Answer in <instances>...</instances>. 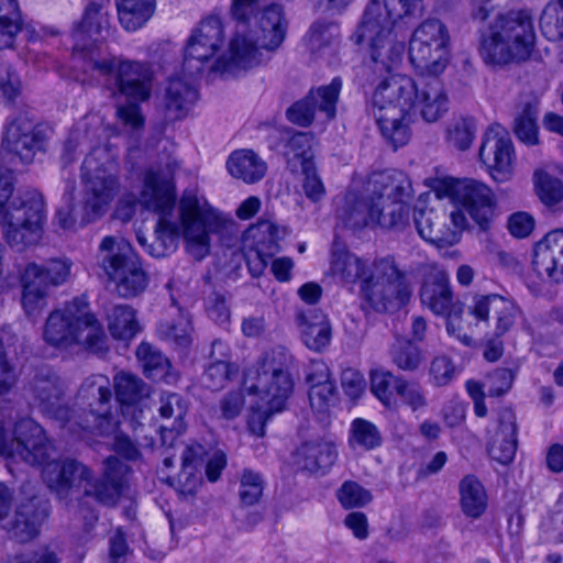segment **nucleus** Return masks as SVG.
<instances>
[{"label":"nucleus","mask_w":563,"mask_h":563,"mask_svg":"<svg viewBox=\"0 0 563 563\" xmlns=\"http://www.w3.org/2000/svg\"><path fill=\"white\" fill-rule=\"evenodd\" d=\"M312 141L313 136L311 133L294 132L286 143V155H292L294 158H298L301 167H303V163L312 162Z\"/></svg>","instance_id":"62"},{"label":"nucleus","mask_w":563,"mask_h":563,"mask_svg":"<svg viewBox=\"0 0 563 563\" xmlns=\"http://www.w3.org/2000/svg\"><path fill=\"white\" fill-rule=\"evenodd\" d=\"M109 0H91L85 9L82 20L75 26L73 36L79 37L82 34L102 35L106 31L109 33L110 22L106 7Z\"/></svg>","instance_id":"42"},{"label":"nucleus","mask_w":563,"mask_h":563,"mask_svg":"<svg viewBox=\"0 0 563 563\" xmlns=\"http://www.w3.org/2000/svg\"><path fill=\"white\" fill-rule=\"evenodd\" d=\"M22 497L18 500L14 517L8 522V531L12 539L20 543L30 542L41 531L49 516V501L27 490L23 486Z\"/></svg>","instance_id":"22"},{"label":"nucleus","mask_w":563,"mask_h":563,"mask_svg":"<svg viewBox=\"0 0 563 563\" xmlns=\"http://www.w3.org/2000/svg\"><path fill=\"white\" fill-rule=\"evenodd\" d=\"M103 474L96 483L86 487L85 495L92 496L100 504L112 507L119 501L126 485L130 466L111 455L104 460Z\"/></svg>","instance_id":"27"},{"label":"nucleus","mask_w":563,"mask_h":563,"mask_svg":"<svg viewBox=\"0 0 563 563\" xmlns=\"http://www.w3.org/2000/svg\"><path fill=\"white\" fill-rule=\"evenodd\" d=\"M389 357L398 369L410 373L418 371L423 361L421 349L406 338L395 340L389 347Z\"/></svg>","instance_id":"45"},{"label":"nucleus","mask_w":563,"mask_h":563,"mask_svg":"<svg viewBox=\"0 0 563 563\" xmlns=\"http://www.w3.org/2000/svg\"><path fill=\"white\" fill-rule=\"evenodd\" d=\"M341 88V78L334 77L329 85L312 89L306 98L296 101L287 109L288 121L299 126H309L317 111L324 113L329 120L333 119Z\"/></svg>","instance_id":"24"},{"label":"nucleus","mask_w":563,"mask_h":563,"mask_svg":"<svg viewBox=\"0 0 563 563\" xmlns=\"http://www.w3.org/2000/svg\"><path fill=\"white\" fill-rule=\"evenodd\" d=\"M397 395L401 402L408 406L411 411L416 412L428 406V400L422 386L415 380L406 378L398 379Z\"/></svg>","instance_id":"57"},{"label":"nucleus","mask_w":563,"mask_h":563,"mask_svg":"<svg viewBox=\"0 0 563 563\" xmlns=\"http://www.w3.org/2000/svg\"><path fill=\"white\" fill-rule=\"evenodd\" d=\"M478 155L494 180L503 183L510 178L514 145L508 133L500 125H492L486 131Z\"/></svg>","instance_id":"25"},{"label":"nucleus","mask_w":563,"mask_h":563,"mask_svg":"<svg viewBox=\"0 0 563 563\" xmlns=\"http://www.w3.org/2000/svg\"><path fill=\"white\" fill-rule=\"evenodd\" d=\"M224 33L221 20L209 16L192 30L184 49L183 71L186 76L200 75L208 63L223 46Z\"/></svg>","instance_id":"18"},{"label":"nucleus","mask_w":563,"mask_h":563,"mask_svg":"<svg viewBox=\"0 0 563 563\" xmlns=\"http://www.w3.org/2000/svg\"><path fill=\"white\" fill-rule=\"evenodd\" d=\"M336 446L333 441L318 437L301 443L295 453V462L299 468L309 473H325L335 463Z\"/></svg>","instance_id":"29"},{"label":"nucleus","mask_w":563,"mask_h":563,"mask_svg":"<svg viewBox=\"0 0 563 563\" xmlns=\"http://www.w3.org/2000/svg\"><path fill=\"white\" fill-rule=\"evenodd\" d=\"M23 26L16 0H0V48H11Z\"/></svg>","instance_id":"44"},{"label":"nucleus","mask_w":563,"mask_h":563,"mask_svg":"<svg viewBox=\"0 0 563 563\" xmlns=\"http://www.w3.org/2000/svg\"><path fill=\"white\" fill-rule=\"evenodd\" d=\"M139 201L145 209L161 214L154 229V240L146 252L153 257H164L176 250L179 236V225L166 218L176 202L175 185L169 174L150 168L145 173Z\"/></svg>","instance_id":"10"},{"label":"nucleus","mask_w":563,"mask_h":563,"mask_svg":"<svg viewBox=\"0 0 563 563\" xmlns=\"http://www.w3.org/2000/svg\"><path fill=\"white\" fill-rule=\"evenodd\" d=\"M404 378L389 371L374 369L371 372V391L385 407H394L397 402L395 394L397 395L398 379Z\"/></svg>","instance_id":"50"},{"label":"nucleus","mask_w":563,"mask_h":563,"mask_svg":"<svg viewBox=\"0 0 563 563\" xmlns=\"http://www.w3.org/2000/svg\"><path fill=\"white\" fill-rule=\"evenodd\" d=\"M236 368L231 363L210 362L202 375L203 385L211 390H219L232 379Z\"/></svg>","instance_id":"59"},{"label":"nucleus","mask_w":563,"mask_h":563,"mask_svg":"<svg viewBox=\"0 0 563 563\" xmlns=\"http://www.w3.org/2000/svg\"><path fill=\"white\" fill-rule=\"evenodd\" d=\"M53 446L43 428L31 418H22L14 424L13 438L0 427V454L11 459H20L33 466H44L43 478L49 489L63 498L68 492L91 481L90 470L82 463L66 459L49 461Z\"/></svg>","instance_id":"3"},{"label":"nucleus","mask_w":563,"mask_h":563,"mask_svg":"<svg viewBox=\"0 0 563 563\" xmlns=\"http://www.w3.org/2000/svg\"><path fill=\"white\" fill-rule=\"evenodd\" d=\"M88 302L84 297L74 298L62 310L48 316L44 328V340L53 346H67L80 341V324L84 310Z\"/></svg>","instance_id":"26"},{"label":"nucleus","mask_w":563,"mask_h":563,"mask_svg":"<svg viewBox=\"0 0 563 563\" xmlns=\"http://www.w3.org/2000/svg\"><path fill=\"white\" fill-rule=\"evenodd\" d=\"M187 399L177 393H164L159 397L158 413L163 419L173 420L170 431L180 434L185 430L184 418L188 412Z\"/></svg>","instance_id":"46"},{"label":"nucleus","mask_w":563,"mask_h":563,"mask_svg":"<svg viewBox=\"0 0 563 563\" xmlns=\"http://www.w3.org/2000/svg\"><path fill=\"white\" fill-rule=\"evenodd\" d=\"M439 75H420L418 80L407 75L383 77L372 95L371 112L383 136L398 148L410 139L409 123L419 114L432 123L449 110V99Z\"/></svg>","instance_id":"1"},{"label":"nucleus","mask_w":563,"mask_h":563,"mask_svg":"<svg viewBox=\"0 0 563 563\" xmlns=\"http://www.w3.org/2000/svg\"><path fill=\"white\" fill-rule=\"evenodd\" d=\"M533 184L537 196L545 206L554 207L563 200V183L548 172L536 170Z\"/></svg>","instance_id":"52"},{"label":"nucleus","mask_w":563,"mask_h":563,"mask_svg":"<svg viewBox=\"0 0 563 563\" xmlns=\"http://www.w3.org/2000/svg\"><path fill=\"white\" fill-rule=\"evenodd\" d=\"M291 366V354L283 346L275 347L245 371L244 388L257 395L271 412H279L294 390Z\"/></svg>","instance_id":"9"},{"label":"nucleus","mask_w":563,"mask_h":563,"mask_svg":"<svg viewBox=\"0 0 563 563\" xmlns=\"http://www.w3.org/2000/svg\"><path fill=\"white\" fill-rule=\"evenodd\" d=\"M98 263L115 284V291L122 298L136 297L148 285V275L140 256L124 239L103 238L99 245Z\"/></svg>","instance_id":"12"},{"label":"nucleus","mask_w":563,"mask_h":563,"mask_svg":"<svg viewBox=\"0 0 563 563\" xmlns=\"http://www.w3.org/2000/svg\"><path fill=\"white\" fill-rule=\"evenodd\" d=\"M104 156L102 150L91 151L81 165V180L84 184V216L81 223H88L99 218L109 202L113 199L118 188V180L111 172L109 164L101 163Z\"/></svg>","instance_id":"17"},{"label":"nucleus","mask_w":563,"mask_h":563,"mask_svg":"<svg viewBox=\"0 0 563 563\" xmlns=\"http://www.w3.org/2000/svg\"><path fill=\"white\" fill-rule=\"evenodd\" d=\"M372 197L365 190L364 196L347 192L336 208L338 221L351 230H360L373 223Z\"/></svg>","instance_id":"33"},{"label":"nucleus","mask_w":563,"mask_h":563,"mask_svg":"<svg viewBox=\"0 0 563 563\" xmlns=\"http://www.w3.org/2000/svg\"><path fill=\"white\" fill-rule=\"evenodd\" d=\"M37 272L35 266H25L21 274L22 306L30 317H34L46 305L47 288L35 280Z\"/></svg>","instance_id":"43"},{"label":"nucleus","mask_w":563,"mask_h":563,"mask_svg":"<svg viewBox=\"0 0 563 563\" xmlns=\"http://www.w3.org/2000/svg\"><path fill=\"white\" fill-rule=\"evenodd\" d=\"M413 223L419 235L433 244L448 242V229L444 223L446 214L434 209H415Z\"/></svg>","instance_id":"37"},{"label":"nucleus","mask_w":563,"mask_h":563,"mask_svg":"<svg viewBox=\"0 0 563 563\" xmlns=\"http://www.w3.org/2000/svg\"><path fill=\"white\" fill-rule=\"evenodd\" d=\"M108 330L115 340L129 341L140 331L136 311L129 305H114L107 311Z\"/></svg>","instance_id":"40"},{"label":"nucleus","mask_w":563,"mask_h":563,"mask_svg":"<svg viewBox=\"0 0 563 563\" xmlns=\"http://www.w3.org/2000/svg\"><path fill=\"white\" fill-rule=\"evenodd\" d=\"M331 274L344 284L360 282L363 310L393 313L405 307L412 295V286L405 271L393 256L376 258L371 265L345 250H334Z\"/></svg>","instance_id":"2"},{"label":"nucleus","mask_w":563,"mask_h":563,"mask_svg":"<svg viewBox=\"0 0 563 563\" xmlns=\"http://www.w3.org/2000/svg\"><path fill=\"white\" fill-rule=\"evenodd\" d=\"M26 266L37 268V283L48 289L49 286L63 285L70 275L71 262L66 257L49 258L44 264L29 263Z\"/></svg>","instance_id":"48"},{"label":"nucleus","mask_w":563,"mask_h":563,"mask_svg":"<svg viewBox=\"0 0 563 563\" xmlns=\"http://www.w3.org/2000/svg\"><path fill=\"white\" fill-rule=\"evenodd\" d=\"M179 220L188 252L198 261L210 251V234L223 227L220 214L195 189H186L179 200Z\"/></svg>","instance_id":"14"},{"label":"nucleus","mask_w":563,"mask_h":563,"mask_svg":"<svg viewBox=\"0 0 563 563\" xmlns=\"http://www.w3.org/2000/svg\"><path fill=\"white\" fill-rule=\"evenodd\" d=\"M46 135L35 119L26 112L14 117L5 129L1 143V161L8 156L19 158L22 163L33 162L36 153L44 151Z\"/></svg>","instance_id":"20"},{"label":"nucleus","mask_w":563,"mask_h":563,"mask_svg":"<svg viewBox=\"0 0 563 563\" xmlns=\"http://www.w3.org/2000/svg\"><path fill=\"white\" fill-rule=\"evenodd\" d=\"M476 327L487 329L486 335L500 338L509 332L521 310L517 303L498 294L475 295L467 307Z\"/></svg>","instance_id":"19"},{"label":"nucleus","mask_w":563,"mask_h":563,"mask_svg":"<svg viewBox=\"0 0 563 563\" xmlns=\"http://www.w3.org/2000/svg\"><path fill=\"white\" fill-rule=\"evenodd\" d=\"M27 390L40 410L65 429L69 422L70 407L62 402L65 391L59 376L47 366L40 367L29 383Z\"/></svg>","instance_id":"21"},{"label":"nucleus","mask_w":563,"mask_h":563,"mask_svg":"<svg viewBox=\"0 0 563 563\" xmlns=\"http://www.w3.org/2000/svg\"><path fill=\"white\" fill-rule=\"evenodd\" d=\"M336 497L346 509L363 507L372 500L371 492L352 481H346L341 485Z\"/></svg>","instance_id":"58"},{"label":"nucleus","mask_w":563,"mask_h":563,"mask_svg":"<svg viewBox=\"0 0 563 563\" xmlns=\"http://www.w3.org/2000/svg\"><path fill=\"white\" fill-rule=\"evenodd\" d=\"M80 324V341L84 342L88 350L93 353H104L108 347L106 344L107 336L102 325L99 323L95 314L89 313L88 309L84 310Z\"/></svg>","instance_id":"51"},{"label":"nucleus","mask_w":563,"mask_h":563,"mask_svg":"<svg viewBox=\"0 0 563 563\" xmlns=\"http://www.w3.org/2000/svg\"><path fill=\"white\" fill-rule=\"evenodd\" d=\"M383 437L378 428L368 420L356 418L350 428L349 444L352 449L361 448L371 451L379 448Z\"/></svg>","instance_id":"49"},{"label":"nucleus","mask_w":563,"mask_h":563,"mask_svg":"<svg viewBox=\"0 0 563 563\" xmlns=\"http://www.w3.org/2000/svg\"><path fill=\"white\" fill-rule=\"evenodd\" d=\"M452 195L482 231L489 229L497 202L487 185L475 179L457 180L452 188Z\"/></svg>","instance_id":"23"},{"label":"nucleus","mask_w":563,"mask_h":563,"mask_svg":"<svg viewBox=\"0 0 563 563\" xmlns=\"http://www.w3.org/2000/svg\"><path fill=\"white\" fill-rule=\"evenodd\" d=\"M114 389L118 401L132 405L148 395V387L139 376L120 372L114 376Z\"/></svg>","instance_id":"47"},{"label":"nucleus","mask_w":563,"mask_h":563,"mask_svg":"<svg viewBox=\"0 0 563 563\" xmlns=\"http://www.w3.org/2000/svg\"><path fill=\"white\" fill-rule=\"evenodd\" d=\"M383 4L393 19H396L402 27L418 20L423 13V0H384Z\"/></svg>","instance_id":"53"},{"label":"nucleus","mask_w":563,"mask_h":563,"mask_svg":"<svg viewBox=\"0 0 563 563\" xmlns=\"http://www.w3.org/2000/svg\"><path fill=\"white\" fill-rule=\"evenodd\" d=\"M229 173L247 184L261 180L266 173V163L251 150L233 152L227 162Z\"/></svg>","instance_id":"35"},{"label":"nucleus","mask_w":563,"mask_h":563,"mask_svg":"<svg viewBox=\"0 0 563 563\" xmlns=\"http://www.w3.org/2000/svg\"><path fill=\"white\" fill-rule=\"evenodd\" d=\"M85 70L98 71L102 77L112 80L109 87L117 100L124 99L125 104L117 107V117L126 126L140 129L144 124L140 103L151 97L153 71L145 63L104 58L89 59Z\"/></svg>","instance_id":"5"},{"label":"nucleus","mask_w":563,"mask_h":563,"mask_svg":"<svg viewBox=\"0 0 563 563\" xmlns=\"http://www.w3.org/2000/svg\"><path fill=\"white\" fill-rule=\"evenodd\" d=\"M406 27L393 19L378 0H371L366 5L356 30L351 35L354 44L368 42L371 65L365 70L379 73V78L400 63L406 48Z\"/></svg>","instance_id":"6"},{"label":"nucleus","mask_w":563,"mask_h":563,"mask_svg":"<svg viewBox=\"0 0 563 563\" xmlns=\"http://www.w3.org/2000/svg\"><path fill=\"white\" fill-rule=\"evenodd\" d=\"M191 330L190 320L185 316H179L177 320L159 322L156 332L162 340L178 346H187L190 343Z\"/></svg>","instance_id":"54"},{"label":"nucleus","mask_w":563,"mask_h":563,"mask_svg":"<svg viewBox=\"0 0 563 563\" xmlns=\"http://www.w3.org/2000/svg\"><path fill=\"white\" fill-rule=\"evenodd\" d=\"M303 179L302 190L305 196L312 202H319L325 197V187L317 173L312 162L303 163L301 167Z\"/></svg>","instance_id":"61"},{"label":"nucleus","mask_w":563,"mask_h":563,"mask_svg":"<svg viewBox=\"0 0 563 563\" xmlns=\"http://www.w3.org/2000/svg\"><path fill=\"white\" fill-rule=\"evenodd\" d=\"M7 216L4 239L12 249L21 252L41 240L45 203L37 190L27 188L14 190L12 186Z\"/></svg>","instance_id":"13"},{"label":"nucleus","mask_w":563,"mask_h":563,"mask_svg":"<svg viewBox=\"0 0 563 563\" xmlns=\"http://www.w3.org/2000/svg\"><path fill=\"white\" fill-rule=\"evenodd\" d=\"M476 134V123L472 118H460L455 120L446 131L449 144L460 151L470 148Z\"/></svg>","instance_id":"55"},{"label":"nucleus","mask_w":563,"mask_h":563,"mask_svg":"<svg viewBox=\"0 0 563 563\" xmlns=\"http://www.w3.org/2000/svg\"><path fill=\"white\" fill-rule=\"evenodd\" d=\"M450 34L438 19L423 21L412 33L409 59L420 75H440L449 63Z\"/></svg>","instance_id":"16"},{"label":"nucleus","mask_w":563,"mask_h":563,"mask_svg":"<svg viewBox=\"0 0 563 563\" xmlns=\"http://www.w3.org/2000/svg\"><path fill=\"white\" fill-rule=\"evenodd\" d=\"M136 357L147 378L165 383L175 380L169 360L156 346L142 342L136 349Z\"/></svg>","instance_id":"36"},{"label":"nucleus","mask_w":563,"mask_h":563,"mask_svg":"<svg viewBox=\"0 0 563 563\" xmlns=\"http://www.w3.org/2000/svg\"><path fill=\"white\" fill-rule=\"evenodd\" d=\"M533 271L559 283L563 278V229L549 232L534 246Z\"/></svg>","instance_id":"28"},{"label":"nucleus","mask_w":563,"mask_h":563,"mask_svg":"<svg viewBox=\"0 0 563 563\" xmlns=\"http://www.w3.org/2000/svg\"><path fill=\"white\" fill-rule=\"evenodd\" d=\"M543 532L555 542H563V495H560L541 523Z\"/></svg>","instance_id":"63"},{"label":"nucleus","mask_w":563,"mask_h":563,"mask_svg":"<svg viewBox=\"0 0 563 563\" xmlns=\"http://www.w3.org/2000/svg\"><path fill=\"white\" fill-rule=\"evenodd\" d=\"M339 36V25L331 21H317L309 31L308 41L312 51L331 45Z\"/></svg>","instance_id":"60"},{"label":"nucleus","mask_w":563,"mask_h":563,"mask_svg":"<svg viewBox=\"0 0 563 563\" xmlns=\"http://www.w3.org/2000/svg\"><path fill=\"white\" fill-rule=\"evenodd\" d=\"M236 22L235 35L230 42L228 56L217 58L210 66L222 76H235L240 70L253 68L262 63L263 51H276L285 40L287 23L283 8L276 3L252 12L245 25Z\"/></svg>","instance_id":"4"},{"label":"nucleus","mask_w":563,"mask_h":563,"mask_svg":"<svg viewBox=\"0 0 563 563\" xmlns=\"http://www.w3.org/2000/svg\"><path fill=\"white\" fill-rule=\"evenodd\" d=\"M372 197L373 223L384 229H402L409 222L412 197L409 177L397 169L372 173L366 183Z\"/></svg>","instance_id":"11"},{"label":"nucleus","mask_w":563,"mask_h":563,"mask_svg":"<svg viewBox=\"0 0 563 563\" xmlns=\"http://www.w3.org/2000/svg\"><path fill=\"white\" fill-rule=\"evenodd\" d=\"M297 323L303 344L311 351H324L332 339V327L328 317L317 308L298 312Z\"/></svg>","instance_id":"31"},{"label":"nucleus","mask_w":563,"mask_h":563,"mask_svg":"<svg viewBox=\"0 0 563 563\" xmlns=\"http://www.w3.org/2000/svg\"><path fill=\"white\" fill-rule=\"evenodd\" d=\"M118 18L126 31H136L153 15L155 0H115Z\"/></svg>","instance_id":"41"},{"label":"nucleus","mask_w":563,"mask_h":563,"mask_svg":"<svg viewBox=\"0 0 563 563\" xmlns=\"http://www.w3.org/2000/svg\"><path fill=\"white\" fill-rule=\"evenodd\" d=\"M197 99L198 90L191 81L180 77L168 80L164 93V106L170 119L184 118Z\"/></svg>","instance_id":"34"},{"label":"nucleus","mask_w":563,"mask_h":563,"mask_svg":"<svg viewBox=\"0 0 563 563\" xmlns=\"http://www.w3.org/2000/svg\"><path fill=\"white\" fill-rule=\"evenodd\" d=\"M539 103L536 96H527L520 102L519 112L515 118L514 132L521 142L528 145H534L539 142L537 125Z\"/></svg>","instance_id":"39"},{"label":"nucleus","mask_w":563,"mask_h":563,"mask_svg":"<svg viewBox=\"0 0 563 563\" xmlns=\"http://www.w3.org/2000/svg\"><path fill=\"white\" fill-rule=\"evenodd\" d=\"M111 384L104 375H91L80 385L75 405L70 407L69 422L65 429L74 435L81 432L104 435L113 431Z\"/></svg>","instance_id":"8"},{"label":"nucleus","mask_w":563,"mask_h":563,"mask_svg":"<svg viewBox=\"0 0 563 563\" xmlns=\"http://www.w3.org/2000/svg\"><path fill=\"white\" fill-rule=\"evenodd\" d=\"M430 382L437 387L449 385L455 376V366L445 355L435 356L429 368Z\"/></svg>","instance_id":"64"},{"label":"nucleus","mask_w":563,"mask_h":563,"mask_svg":"<svg viewBox=\"0 0 563 563\" xmlns=\"http://www.w3.org/2000/svg\"><path fill=\"white\" fill-rule=\"evenodd\" d=\"M420 298L433 313L449 316L453 308V294L448 273L437 267L430 269L421 286Z\"/></svg>","instance_id":"30"},{"label":"nucleus","mask_w":563,"mask_h":563,"mask_svg":"<svg viewBox=\"0 0 563 563\" xmlns=\"http://www.w3.org/2000/svg\"><path fill=\"white\" fill-rule=\"evenodd\" d=\"M244 257L254 277L263 274L271 263V271L279 282L290 279L292 261L288 257L273 260L279 251L277 228L269 221L261 220L251 225L243 235Z\"/></svg>","instance_id":"15"},{"label":"nucleus","mask_w":563,"mask_h":563,"mask_svg":"<svg viewBox=\"0 0 563 563\" xmlns=\"http://www.w3.org/2000/svg\"><path fill=\"white\" fill-rule=\"evenodd\" d=\"M264 490V479L260 473L244 470L240 479L239 496L244 506H253L258 503Z\"/></svg>","instance_id":"56"},{"label":"nucleus","mask_w":563,"mask_h":563,"mask_svg":"<svg viewBox=\"0 0 563 563\" xmlns=\"http://www.w3.org/2000/svg\"><path fill=\"white\" fill-rule=\"evenodd\" d=\"M536 43L532 13L528 9L499 13L482 34L479 53L487 64H508L530 57Z\"/></svg>","instance_id":"7"},{"label":"nucleus","mask_w":563,"mask_h":563,"mask_svg":"<svg viewBox=\"0 0 563 563\" xmlns=\"http://www.w3.org/2000/svg\"><path fill=\"white\" fill-rule=\"evenodd\" d=\"M517 432L515 412L509 408L500 410L498 429L488 446V453L493 460L504 465L514 460L518 446Z\"/></svg>","instance_id":"32"},{"label":"nucleus","mask_w":563,"mask_h":563,"mask_svg":"<svg viewBox=\"0 0 563 563\" xmlns=\"http://www.w3.org/2000/svg\"><path fill=\"white\" fill-rule=\"evenodd\" d=\"M460 504L463 514L472 519H478L487 508V494L474 475H466L460 482Z\"/></svg>","instance_id":"38"}]
</instances>
